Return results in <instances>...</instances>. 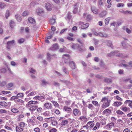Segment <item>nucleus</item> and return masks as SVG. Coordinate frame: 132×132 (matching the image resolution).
<instances>
[{"label": "nucleus", "mask_w": 132, "mask_h": 132, "mask_svg": "<svg viewBox=\"0 0 132 132\" xmlns=\"http://www.w3.org/2000/svg\"><path fill=\"white\" fill-rule=\"evenodd\" d=\"M111 100H109V101L107 102L104 103H103L102 108L105 109L109 106L110 103V102Z\"/></svg>", "instance_id": "nucleus-8"}, {"label": "nucleus", "mask_w": 132, "mask_h": 132, "mask_svg": "<svg viewBox=\"0 0 132 132\" xmlns=\"http://www.w3.org/2000/svg\"><path fill=\"white\" fill-rule=\"evenodd\" d=\"M116 113L117 114L120 115H122L124 114L123 112L119 110L117 111L116 112Z\"/></svg>", "instance_id": "nucleus-45"}, {"label": "nucleus", "mask_w": 132, "mask_h": 132, "mask_svg": "<svg viewBox=\"0 0 132 132\" xmlns=\"http://www.w3.org/2000/svg\"><path fill=\"white\" fill-rule=\"evenodd\" d=\"M11 65L14 67L15 66L17 65V63L14 61H12L11 62Z\"/></svg>", "instance_id": "nucleus-63"}, {"label": "nucleus", "mask_w": 132, "mask_h": 132, "mask_svg": "<svg viewBox=\"0 0 132 132\" xmlns=\"http://www.w3.org/2000/svg\"><path fill=\"white\" fill-rule=\"evenodd\" d=\"M23 130V128L21 127H19L18 126L16 127V131L17 132H20L22 131Z\"/></svg>", "instance_id": "nucleus-31"}, {"label": "nucleus", "mask_w": 132, "mask_h": 132, "mask_svg": "<svg viewBox=\"0 0 132 132\" xmlns=\"http://www.w3.org/2000/svg\"><path fill=\"white\" fill-rule=\"evenodd\" d=\"M10 109L11 111L14 113H17L19 112V110L17 109L14 108L13 106H11Z\"/></svg>", "instance_id": "nucleus-10"}, {"label": "nucleus", "mask_w": 132, "mask_h": 132, "mask_svg": "<svg viewBox=\"0 0 132 132\" xmlns=\"http://www.w3.org/2000/svg\"><path fill=\"white\" fill-rule=\"evenodd\" d=\"M122 104V103L120 102H116L114 103V106L117 107L120 106Z\"/></svg>", "instance_id": "nucleus-24"}, {"label": "nucleus", "mask_w": 132, "mask_h": 132, "mask_svg": "<svg viewBox=\"0 0 132 132\" xmlns=\"http://www.w3.org/2000/svg\"><path fill=\"white\" fill-rule=\"evenodd\" d=\"M51 102L53 103L55 107H58V104L56 102L54 101H51Z\"/></svg>", "instance_id": "nucleus-57"}, {"label": "nucleus", "mask_w": 132, "mask_h": 132, "mask_svg": "<svg viewBox=\"0 0 132 132\" xmlns=\"http://www.w3.org/2000/svg\"><path fill=\"white\" fill-rule=\"evenodd\" d=\"M27 122L28 123H29L32 125H34L35 123V122L31 119H28Z\"/></svg>", "instance_id": "nucleus-39"}, {"label": "nucleus", "mask_w": 132, "mask_h": 132, "mask_svg": "<svg viewBox=\"0 0 132 132\" xmlns=\"http://www.w3.org/2000/svg\"><path fill=\"white\" fill-rule=\"evenodd\" d=\"M126 103H128V105L132 109V101L127 100L125 101Z\"/></svg>", "instance_id": "nucleus-18"}, {"label": "nucleus", "mask_w": 132, "mask_h": 132, "mask_svg": "<svg viewBox=\"0 0 132 132\" xmlns=\"http://www.w3.org/2000/svg\"><path fill=\"white\" fill-rule=\"evenodd\" d=\"M10 26L11 28H12L15 26L14 22L13 20H11L10 22Z\"/></svg>", "instance_id": "nucleus-32"}, {"label": "nucleus", "mask_w": 132, "mask_h": 132, "mask_svg": "<svg viewBox=\"0 0 132 132\" xmlns=\"http://www.w3.org/2000/svg\"><path fill=\"white\" fill-rule=\"evenodd\" d=\"M120 109L124 112H127L130 110V108L128 107H123L122 106L120 107Z\"/></svg>", "instance_id": "nucleus-20"}, {"label": "nucleus", "mask_w": 132, "mask_h": 132, "mask_svg": "<svg viewBox=\"0 0 132 132\" xmlns=\"http://www.w3.org/2000/svg\"><path fill=\"white\" fill-rule=\"evenodd\" d=\"M111 19V18L110 17H108L105 19V22L106 25H107L108 24Z\"/></svg>", "instance_id": "nucleus-38"}, {"label": "nucleus", "mask_w": 132, "mask_h": 132, "mask_svg": "<svg viewBox=\"0 0 132 132\" xmlns=\"http://www.w3.org/2000/svg\"><path fill=\"white\" fill-rule=\"evenodd\" d=\"M15 41L14 40L8 42L7 45V48L8 49H10L11 47L13 45Z\"/></svg>", "instance_id": "nucleus-4"}, {"label": "nucleus", "mask_w": 132, "mask_h": 132, "mask_svg": "<svg viewBox=\"0 0 132 132\" xmlns=\"http://www.w3.org/2000/svg\"><path fill=\"white\" fill-rule=\"evenodd\" d=\"M78 6L77 5L75 4L74 7V9L73 11V13L74 14L76 13H77L78 11Z\"/></svg>", "instance_id": "nucleus-22"}, {"label": "nucleus", "mask_w": 132, "mask_h": 132, "mask_svg": "<svg viewBox=\"0 0 132 132\" xmlns=\"http://www.w3.org/2000/svg\"><path fill=\"white\" fill-rule=\"evenodd\" d=\"M15 102L17 103L18 105H20L23 102V101L21 99H17L15 100Z\"/></svg>", "instance_id": "nucleus-17"}, {"label": "nucleus", "mask_w": 132, "mask_h": 132, "mask_svg": "<svg viewBox=\"0 0 132 132\" xmlns=\"http://www.w3.org/2000/svg\"><path fill=\"white\" fill-rule=\"evenodd\" d=\"M109 101V100H108V98L107 97H103L101 100V102L102 103H103L105 102H107Z\"/></svg>", "instance_id": "nucleus-33"}, {"label": "nucleus", "mask_w": 132, "mask_h": 132, "mask_svg": "<svg viewBox=\"0 0 132 132\" xmlns=\"http://www.w3.org/2000/svg\"><path fill=\"white\" fill-rule=\"evenodd\" d=\"M17 97L16 96H12L10 100H14L15 99H18Z\"/></svg>", "instance_id": "nucleus-64"}, {"label": "nucleus", "mask_w": 132, "mask_h": 132, "mask_svg": "<svg viewBox=\"0 0 132 132\" xmlns=\"http://www.w3.org/2000/svg\"><path fill=\"white\" fill-rule=\"evenodd\" d=\"M45 7L47 10L48 11H50V3H46L45 4Z\"/></svg>", "instance_id": "nucleus-41"}, {"label": "nucleus", "mask_w": 132, "mask_h": 132, "mask_svg": "<svg viewBox=\"0 0 132 132\" xmlns=\"http://www.w3.org/2000/svg\"><path fill=\"white\" fill-rule=\"evenodd\" d=\"M81 114V112L79 110L75 109L73 110V115L75 116H78Z\"/></svg>", "instance_id": "nucleus-2"}, {"label": "nucleus", "mask_w": 132, "mask_h": 132, "mask_svg": "<svg viewBox=\"0 0 132 132\" xmlns=\"http://www.w3.org/2000/svg\"><path fill=\"white\" fill-rule=\"evenodd\" d=\"M62 60L64 63L68 64L70 62L69 55L68 54L63 55L62 57Z\"/></svg>", "instance_id": "nucleus-1"}, {"label": "nucleus", "mask_w": 132, "mask_h": 132, "mask_svg": "<svg viewBox=\"0 0 132 132\" xmlns=\"http://www.w3.org/2000/svg\"><path fill=\"white\" fill-rule=\"evenodd\" d=\"M38 103V102L37 101H29L28 102V103L31 104H36Z\"/></svg>", "instance_id": "nucleus-53"}, {"label": "nucleus", "mask_w": 132, "mask_h": 132, "mask_svg": "<svg viewBox=\"0 0 132 132\" xmlns=\"http://www.w3.org/2000/svg\"><path fill=\"white\" fill-rule=\"evenodd\" d=\"M56 17L55 15H53L52 16V18L50 19V23L52 24H53L56 22Z\"/></svg>", "instance_id": "nucleus-6"}, {"label": "nucleus", "mask_w": 132, "mask_h": 132, "mask_svg": "<svg viewBox=\"0 0 132 132\" xmlns=\"http://www.w3.org/2000/svg\"><path fill=\"white\" fill-rule=\"evenodd\" d=\"M114 126V124L113 122H111L110 123L108 124L107 125V126L108 127V128L110 130Z\"/></svg>", "instance_id": "nucleus-26"}, {"label": "nucleus", "mask_w": 132, "mask_h": 132, "mask_svg": "<svg viewBox=\"0 0 132 132\" xmlns=\"http://www.w3.org/2000/svg\"><path fill=\"white\" fill-rule=\"evenodd\" d=\"M24 117V114H20L17 116L18 119L19 120H20L21 118H23Z\"/></svg>", "instance_id": "nucleus-35"}, {"label": "nucleus", "mask_w": 132, "mask_h": 132, "mask_svg": "<svg viewBox=\"0 0 132 132\" xmlns=\"http://www.w3.org/2000/svg\"><path fill=\"white\" fill-rule=\"evenodd\" d=\"M0 105L2 106H7L8 105L7 103L5 102H0Z\"/></svg>", "instance_id": "nucleus-40"}, {"label": "nucleus", "mask_w": 132, "mask_h": 132, "mask_svg": "<svg viewBox=\"0 0 132 132\" xmlns=\"http://www.w3.org/2000/svg\"><path fill=\"white\" fill-rule=\"evenodd\" d=\"M20 126L23 128L25 126V123L24 122H21L20 123L19 125Z\"/></svg>", "instance_id": "nucleus-58"}, {"label": "nucleus", "mask_w": 132, "mask_h": 132, "mask_svg": "<svg viewBox=\"0 0 132 132\" xmlns=\"http://www.w3.org/2000/svg\"><path fill=\"white\" fill-rule=\"evenodd\" d=\"M63 71L66 74H69L68 71L67 69L66 68L64 67H63Z\"/></svg>", "instance_id": "nucleus-54"}, {"label": "nucleus", "mask_w": 132, "mask_h": 132, "mask_svg": "<svg viewBox=\"0 0 132 132\" xmlns=\"http://www.w3.org/2000/svg\"><path fill=\"white\" fill-rule=\"evenodd\" d=\"M79 47V45L77 44H73L71 45V47L73 49H75Z\"/></svg>", "instance_id": "nucleus-23"}, {"label": "nucleus", "mask_w": 132, "mask_h": 132, "mask_svg": "<svg viewBox=\"0 0 132 132\" xmlns=\"http://www.w3.org/2000/svg\"><path fill=\"white\" fill-rule=\"evenodd\" d=\"M117 51H113L112 52H111L110 54H108V55L109 56H111L112 55H116V53H118Z\"/></svg>", "instance_id": "nucleus-50"}, {"label": "nucleus", "mask_w": 132, "mask_h": 132, "mask_svg": "<svg viewBox=\"0 0 132 132\" xmlns=\"http://www.w3.org/2000/svg\"><path fill=\"white\" fill-rule=\"evenodd\" d=\"M122 12L123 14H132V12H131L130 11L128 10H126V11H125L124 10H122Z\"/></svg>", "instance_id": "nucleus-28"}, {"label": "nucleus", "mask_w": 132, "mask_h": 132, "mask_svg": "<svg viewBox=\"0 0 132 132\" xmlns=\"http://www.w3.org/2000/svg\"><path fill=\"white\" fill-rule=\"evenodd\" d=\"M106 45L108 46H110L111 48H113V46L112 45L111 42L109 40H107L106 41Z\"/></svg>", "instance_id": "nucleus-30"}, {"label": "nucleus", "mask_w": 132, "mask_h": 132, "mask_svg": "<svg viewBox=\"0 0 132 132\" xmlns=\"http://www.w3.org/2000/svg\"><path fill=\"white\" fill-rule=\"evenodd\" d=\"M86 15H87L86 18L87 20L88 21H89L91 19V15L89 14H86L84 13V14L83 16L84 17H85V16Z\"/></svg>", "instance_id": "nucleus-25"}, {"label": "nucleus", "mask_w": 132, "mask_h": 132, "mask_svg": "<svg viewBox=\"0 0 132 132\" xmlns=\"http://www.w3.org/2000/svg\"><path fill=\"white\" fill-rule=\"evenodd\" d=\"M6 6L5 4L4 3H0V7L1 9L4 8Z\"/></svg>", "instance_id": "nucleus-44"}, {"label": "nucleus", "mask_w": 132, "mask_h": 132, "mask_svg": "<svg viewBox=\"0 0 132 132\" xmlns=\"http://www.w3.org/2000/svg\"><path fill=\"white\" fill-rule=\"evenodd\" d=\"M68 121L67 120H63L61 121V125L63 126H65L68 123Z\"/></svg>", "instance_id": "nucleus-21"}, {"label": "nucleus", "mask_w": 132, "mask_h": 132, "mask_svg": "<svg viewBox=\"0 0 132 132\" xmlns=\"http://www.w3.org/2000/svg\"><path fill=\"white\" fill-rule=\"evenodd\" d=\"M99 35L102 37L106 38L108 37V34L106 33H103L102 32H99Z\"/></svg>", "instance_id": "nucleus-14"}, {"label": "nucleus", "mask_w": 132, "mask_h": 132, "mask_svg": "<svg viewBox=\"0 0 132 132\" xmlns=\"http://www.w3.org/2000/svg\"><path fill=\"white\" fill-rule=\"evenodd\" d=\"M101 124L103 125H105L106 124V120L104 118L102 119L100 122Z\"/></svg>", "instance_id": "nucleus-42"}, {"label": "nucleus", "mask_w": 132, "mask_h": 132, "mask_svg": "<svg viewBox=\"0 0 132 132\" xmlns=\"http://www.w3.org/2000/svg\"><path fill=\"white\" fill-rule=\"evenodd\" d=\"M92 10V12L95 14H97L98 13V11L96 8L94 6H92L91 7Z\"/></svg>", "instance_id": "nucleus-29"}, {"label": "nucleus", "mask_w": 132, "mask_h": 132, "mask_svg": "<svg viewBox=\"0 0 132 132\" xmlns=\"http://www.w3.org/2000/svg\"><path fill=\"white\" fill-rule=\"evenodd\" d=\"M111 112V110L108 109H107L104 110L103 111V113L104 114H105L106 113H110Z\"/></svg>", "instance_id": "nucleus-47"}, {"label": "nucleus", "mask_w": 132, "mask_h": 132, "mask_svg": "<svg viewBox=\"0 0 132 132\" xmlns=\"http://www.w3.org/2000/svg\"><path fill=\"white\" fill-rule=\"evenodd\" d=\"M29 12L27 11H24L22 13V15L23 16H26L29 15Z\"/></svg>", "instance_id": "nucleus-46"}, {"label": "nucleus", "mask_w": 132, "mask_h": 132, "mask_svg": "<svg viewBox=\"0 0 132 132\" xmlns=\"http://www.w3.org/2000/svg\"><path fill=\"white\" fill-rule=\"evenodd\" d=\"M50 114V112L49 111H46L44 113L43 115L45 116H48Z\"/></svg>", "instance_id": "nucleus-61"}, {"label": "nucleus", "mask_w": 132, "mask_h": 132, "mask_svg": "<svg viewBox=\"0 0 132 132\" xmlns=\"http://www.w3.org/2000/svg\"><path fill=\"white\" fill-rule=\"evenodd\" d=\"M89 109L92 110L93 109L94 106L92 104H89L87 106Z\"/></svg>", "instance_id": "nucleus-60"}, {"label": "nucleus", "mask_w": 132, "mask_h": 132, "mask_svg": "<svg viewBox=\"0 0 132 132\" xmlns=\"http://www.w3.org/2000/svg\"><path fill=\"white\" fill-rule=\"evenodd\" d=\"M50 120H51V123L52 126H55L57 125V122L56 121L54 120V118H52V117L51 118L50 117Z\"/></svg>", "instance_id": "nucleus-11"}, {"label": "nucleus", "mask_w": 132, "mask_h": 132, "mask_svg": "<svg viewBox=\"0 0 132 132\" xmlns=\"http://www.w3.org/2000/svg\"><path fill=\"white\" fill-rule=\"evenodd\" d=\"M106 14V12L105 11H103L100 14V16L102 18Z\"/></svg>", "instance_id": "nucleus-36"}, {"label": "nucleus", "mask_w": 132, "mask_h": 132, "mask_svg": "<svg viewBox=\"0 0 132 132\" xmlns=\"http://www.w3.org/2000/svg\"><path fill=\"white\" fill-rule=\"evenodd\" d=\"M65 47L63 46V48H61L60 49L59 51L60 52H63L65 51Z\"/></svg>", "instance_id": "nucleus-49"}, {"label": "nucleus", "mask_w": 132, "mask_h": 132, "mask_svg": "<svg viewBox=\"0 0 132 132\" xmlns=\"http://www.w3.org/2000/svg\"><path fill=\"white\" fill-rule=\"evenodd\" d=\"M40 85L42 86H44L49 84L48 82L45 79L41 80Z\"/></svg>", "instance_id": "nucleus-9"}, {"label": "nucleus", "mask_w": 132, "mask_h": 132, "mask_svg": "<svg viewBox=\"0 0 132 132\" xmlns=\"http://www.w3.org/2000/svg\"><path fill=\"white\" fill-rule=\"evenodd\" d=\"M15 16L17 21L19 22H20L21 21V18L20 15H15Z\"/></svg>", "instance_id": "nucleus-34"}, {"label": "nucleus", "mask_w": 132, "mask_h": 132, "mask_svg": "<svg viewBox=\"0 0 132 132\" xmlns=\"http://www.w3.org/2000/svg\"><path fill=\"white\" fill-rule=\"evenodd\" d=\"M92 103L96 106H97L98 105V103L97 101H93L92 102Z\"/></svg>", "instance_id": "nucleus-59"}, {"label": "nucleus", "mask_w": 132, "mask_h": 132, "mask_svg": "<svg viewBox=\"0 0 132 132\" xmlns=\"http://www.w3.org/2000/svg\"><path fill=\"white\" fill-rule=\"evenodd\" d=\"M44 11L43 9L40 8H38L36 10V13L38 15H41L44 13Z\"/></svg>", "instance_id": "nucleus-3"}, {"label": "nucleus", "mask_w": 132, "mask_h": 132, "mask_svg": "<svg viewBox=\"0 0 132 132\" xmlns=\"http://www.w3.org/2000/svg\"><path fill=\"white\" fill-rule=\"evenodd\" d=\"M10 15V12L8 10H7L6 11L5 16L6 19H8V17Z\"/></svg>", "instance_id": "nucleus-27"}, {"label": "nucleus", "mask_w": 132, "mask_h": 132, "mask_svg": "<svg viewBox=\"0 0 132 132\" xmlns=\"http://www.w3.org/2000/svg\"><path fill=\"white\" fill-rule=\"evenodd\" d=\"M111 25L115 27H117L119 26L118 23H116L115 22L111 23Z\"/></svg>", "instance_id": "nucleus-51"}, {"label": "nucleus", "mask_w": 132, "mask_h": 132, "mask_svg": "<svg viewBox=\"0 0 132 132\" xmlns=\"http://www.w3.org/2000/svg\"><path fill=\"white\" fill-rule=\"evenodd\" d=\"M28 21L31 23L34 24L35 23V20L33 18L30 17L28 18Z\"/></svg>", "instance_id": "nucleus-16"}, {"label": "nucleus", "mask_w": 132, "mask_h": 132, "mask_svg": "<svg viewBox=\"0 0 132 132\" xmlns=\"http://www.w3.org/2000/svg\"><path fill=\"white\" fill-rule=\"evenodd\" d=\"M71 17V13L68 12L67 15L66 19V20H69Z\"/></svg>", "instance_id": "nucleus-37"}, {"label": "nucleus", "mask_w": 132, "mask_h": 132, "mask_svg": "<svg viewBox=\"0 0 132 132\" xmlns=\"http://www.w3.org/2000/svg\"><path fill=\"white\" fill-rule=\"evenodd\" d=\"M63 110L68 113H70L72 111L70 107L66 106H64Z\"/></svg>", "instance_id": "nucleus-7"}, {"label": "nucleus", "mask_w": 132, "mask_h": 132, "mask_svg": "<svg viewBox=\"0 0 132 132\" xmlns=\"http://www.w3.org/2000/svg\"><path fill=\"white\" fill-rule=\"evenodd\" d=\"M36 72V71L33 68H31L30 70V72L31 73H35Z\"/></svg>", "instance_id": "nucleus-56"}, {"label": "nucleus", "mask_w": 132, "mask_h": 132, "mask_svg": "<svg viewBox=\"0 0 132 132\" xmlns=\"http://www.w3.org/2000/svg\"><path fill=\"white\" fill-rule=\"evenodd\" d=\"M59 48V45L57 43L54 44L51 47V50H57Z\"/></svg>", "instance_id": "nucleus-5"}, {"label": "nucleus", "mask_w": 132, "mask_h": 132, "mask_svg": "<svg viewBox=\"0 0 132 132\" xmlns=\"http://www.w3.org/2000/svg\"><path fill=\"white\" fill-rule=\"evenodd\" d=\"M34 130L35 132H40V129L38 127H37L35 128L34 129Z\"/></svg>", "instance_id": "nucleus-62"}, {"label": "nucleus", "mask_w": 132, "mask_h": 132, "mask_svg": "<svg viewBox=\"0 0 132 132\" xmlns=\"http://www.w3.org/2000/svg\"><path fill=\"white\" fill-rule=\"evenodd\" d=\"M24 95L23 93H19L18 94L16 95L17 98H18L19 97H22Z\"/></svg>", "instance_id": "nucleus-43"}, {"label": "nucleus", "mask_w": 132, "mask_h": 132, "mask_svg": "<svg viewBox=\"0 0 132 132\" xmlns=\"http://www.w3.org/2000/svg\"><path fill=\"white\" fill-rule=\"evenodd\" d=\"M69 65L72 69H74L75 68V64L74 62L72 61H70L69 63Z\"/></svg>", "instance_id": "nucleus-12"}, {"label": "nucleus", "mask_w": 132, "mask_h": 132, "mask_svg": "<svg viewBox=\"0 0 132 132\" xmlns=\"http://www.w3.org/2000/svg\"><path fill=\"white\" fill-rule=\"evenodd\" d=\"M25 39L23 38H21L18 40V42L19 44H21L24 42Z\"/></svg>", "instance_id": "nucleus-48"}, {"label": "nucleus", "mask_w": 132, "mask_h": 132, "mask_svg": "<svg viewBox=\"0 0 132 132\" xmlns=\"http://www.w3.org/2000/svg\"><path fill=\"white\" fill-rule=\"evenodd\" d=\"M35 93H36L34 91L32 92L28 95L27 96L29 97L35 95Z\"/></svg>", "instance_id": "nucleus-55"}, {"label": "nucleus", "mask_w": 132, "mask_h": 132, "mask_svg": "<svg viewBox=\"0 0 132 132\" xmlns=\"http://www.w3.org/2000/svg\"><path fill=\"white\" fill-rule=\"evenodd\" d=\"M43 108L45 110L49 109L50 108V103L46 102L44 104Z\"/></svg>", "instance_id": "nucleus-13"}, {"label": "nucleus", "mask_w": 132, "mask_h": 132, "mask_svg": "<svg viewBox=\"0 0 132 132\" xmlns=\"http://www.w3.org/2000/svg\"><path fill=\"white\" fill-rule=\"evenodd\" d=\"M80 119L81 121H86L87 120V119L84 116H81L79 118Z\"/></svg>", "instance_id": "nucleus-52"}, {"label": "nucleus", "mask_w": 132, "mask_h": 132, "mask_svg": "<svg viewBox=\"0 0 132 132\" xmlns=\"http://www.w3.org/2000/svg\"><path fill=\"white\" fill-rule=\"evenodd\" d=\"M38 107L37 105H34L29 108V110L31 111H34Z\"/></svg>", "instance_id": "nucleus-15"}, {"label": "nucleus", "mask_w": 132, "mask_h": 132, "mask_svg": "<svg viewBox=\"0 0 132 132\" xmlns=\"http://www.w3.org/2000/svg\"><path fill=\"white\" fill-rule=\"evenodd\" d=\"M89 26V24L88 23L83 24L81 26V28L82 29H85L87 28Z\"/></svg>", "instance_id": "nucleus-19"}]
</instances>
